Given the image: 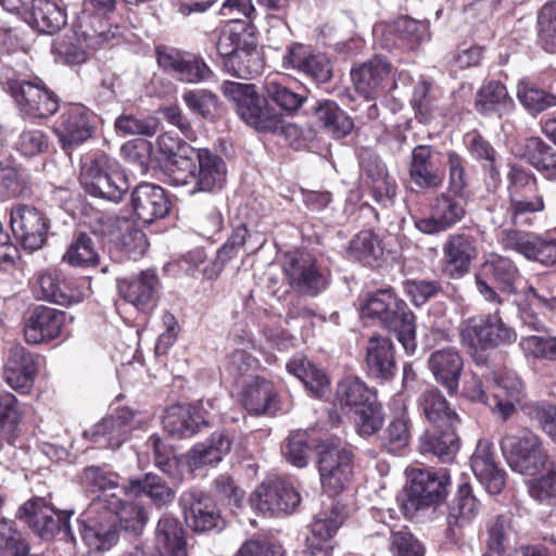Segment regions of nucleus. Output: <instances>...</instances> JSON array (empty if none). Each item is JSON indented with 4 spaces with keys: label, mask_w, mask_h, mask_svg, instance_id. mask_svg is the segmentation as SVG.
Returning a JSON list of instances; mask_svg holds the SVG:
<instances>
[{
    "label": "nucleus",
    "mask_w": 556,
    "mask_h": 556,
    "mask_svg": "<svg viewBox=\"0 0 556 556\" xmlns=\"http://www.w3.org/2000/svg\"><path fill=\"white\" fill-rule=\"evenodd\" d=\"M509 206L505 220L515 226L530 225V215L545 210L538 178L525 167L511 164L507 174Z\"/></svg>",
    "instance_id": "nucleus-3"
},
{
    "label": "nucleus",
    "mask_w": 556,
    "mask_h": 556,
    "mask_svg": "<svg viewBox=\"0 0 556 556\" xmlns=\"http://www.w3.org/2000/svg\"><path fill=\"white\" fill-rule=\"evenodd\" d=\"M20 110L33 118H47L59 109L58 97L45 86L23 80L9 86Z\"/></svg>",
    "instance_id": "nucleus-16"
},
{
    "label": "nucleus",
    "mask_w": 556,
    "mask_h": 556,
    "mask_svg": "<svg viewBox=\"0 0 556 556\" xmlns=\"http://www.w3.org/2000/svg\"><path fill=\"white\" fill-rule=\"evenodd\" d=\"M146 424V418L125 408L117 416L103 418L88 430L84 437L104 448H118L128 438L130 431Z\"/></svg>",
    "instance_id": "nucleus-11"
},
{
    "label": "nucleus",
    "mask_w": 556,
    "mask_h": 556,
    "mask_svg": "<svg viewBox=\"0 0 556 556\" xmlns=\"http://www.w3.org/2000/svg\"><path fill=\"white\" fill-rule=\"evenodd\" d=\"M365 362L369 376L391 380L396 371L392 341L387 337L372 336L367 342Z\"/></svg>",
    "instance_id": "nucleus-31"
},
{
    "label": "nucleus",
    "mask_w": 556,
    "mask_h": 556,
    "mask_svg": "<svg viewBox=\"0 0 556 556\" xmlns=\"http://www.w3.org/2000/svg\"><path fill=\"white\" fill-rule=\"evenodd\" d=\"M442 271L452 279H460L469 273L478 256L476 239L467 233L448 235L442 245Z\"/></svg>",
    "instance_id": "nucleus-17"
},
{
    "label": "nucleus",
    "mask_w": 556,
    "mask_h": 556,
    "mask_svg": "<svg viewBox=\"0 0 556 556\" xmlns=\"http://www.w3.org/2000/svg\"><path fill=\"white\" fill-rule=\"evenodd\" d=\"M154 547L159 556H188L185 530L178 519L168 515L160 518L155 528Z\"/></svg>",
    "instance_id": "nucleus-37"
},
{
    "label": "nucleus",
    "mask_w": 556,
    "mask_h": 556,
    "mask_svg": "<svg viewBox=\"0 0 556 556\" xmlns=\"http://www.w3.org/2000/svg\"><path fill=\"white\" fill-rule=\"evenodd\" d=\"M123 490L132 496H148L159 507L167 505L174 500V491L157 475L148 472L142 478L131 479Z\"/></svg>",
    "instance_id": "nucleus-42"
},
{
    "label": "nucleus",
    "mask_w": 556,
    "mask_h": 556,
    "mask_svg": "<svg viewBox=\"0 0 556 556\" xmlns=\"http://www.w3.org/2000/svg\"><path fill=\"white\" fill-rule=\"evenodd\" d=\"M36 370L34 356L23 346L16 345L10 349L4 367V379L12 389L27 393L33 387Z\"/></svg>",
    "instance_id": "nucleus-32"
},
{
    "label": "nucleus",
    "mask_w": 556,
    "mask_h": 556,
    "mask_svg": "<svg viewBox=\"0 0 556 556\" xmlns=\"http://www.w3.org/2000/svg\"><path fill=\"white\" fill-rule=\"evenodd\" d=\"M157 62L178 80L188 84L206 80L213 75L203 59L174 49L157 50Z\"/></svg>",
    "instance_id": "nucleus-23"
},
{
    "label": "nucleus",
    "mask_w": 556,
    "mask_h": 556,
    "mask_svg": "<svg viewBox=\"0 0 556 556\" xmlns=\"http://www.w3.org/2000/svg\"><path fill=\"white\" fill-rule=\"evenodd\" d=\"M224 96L233 103L239 116L258 131H276L282 127V117L269 108L253 84L224 81Z\"/></svg>",
    "instance_id": "nucleus-4"
},
{
    "label": "nucleus",
    "mask_w": 556,
    "mask_h": 556,
    "mask_svg": "<svg viewBox=\"0 0 556 556\" xmlns=\"http://www.w3.org/2000/svg\"><path fill=\"white\" fill-rule=\"evenodd\" d=\"M207 424L206 417L201 415L193 405H173L163 416L165 431L177 439L191 437L200 431L201 426Z\"/></svg>",
    "instance_id": "nucleus-34"
},
{
    "label": "nucleus",
    "mask_w": 556,
    "mask_h": 556,
    "mask_svg": "<svg viewBox=\"0 0 556 556\" xmlns=\"http://www.w3.org/2000/svg\"><path fill=\"white\" fill-rule=\"evenodd\" d=\"M417 407L433 428L456 427L460 422L458 414L438 388L425 390L417 399Z\"/></svg>",
    "instance_id": "nucleus-33"
},
{
    "label": "nucleus",
    "mask_w": 556,
    "mask_h": 556,
    "mask_svg": "<svg viewBox=\"0 0 556 556\" xmlns=\"http://www.w3.org/2000/svg\"><path fill=\"white\" fill-rule=\"evenodd\" d=\"M500 446L509 467L521 475L535 476L552 459L543 440L532 431L505 434Z\"/></svg>",
    "instance_id": "nucleus-7"
},
{
    "label": "nucleus",
    "mask_w": 556,
    "mask_h": 556,
    "mask_svg": "<svg viewBox=\"0 0 556 556\" xmlns=\"http://www.w3.org/2000/svg\"><path fill=\"white\" fill-rule=\"evenodd\" d=\"M224 65L231 75L243 79H251L263 70V61L256 48H241L225 60Z\"/></svg>",
    "instance_id": "nucleus-53"
},
{
    "label": "nucleus",
    "mask_w": 556,
    "mask_h": 556,
    "mask_svg": "<svg viewBox=\"0 0 556 556\" xmlns=\"http://www.w3.org/2000/svg\"><path fill=\"white\" fill-rule=\"evenodd\" d=\"M317 121L334 138H343L353 129V121L334 101L325 100L314 110Z\"/></svg>",
    "instance_id": "nucleus-48"
},
{
    "label": "nucleus",
    "mask_w": 556,
    "mask_h": 556,
    "mask_svg": "<svg viewBox=\"0 0 556 556\" xmlns=\"http://www.w3.org/2000/svg\"><path fill=\"white\" fill-rule=\"evenodd\" d=\"M475 106L482 115L502 117L514 110L515 102L502 83L490 80L478 90Z\"/></svg>",
    "instance_id": "nucleus-38"
},
{
    "label": "nucleus",
    "mask_w": 556,
    "mask_h": 556,
    "mask_svg": "<svg viewBox=\"0 0 556 556\" xmlns=\"http://www.w3.org/2000/svg\"><path fill=\"white\" fill-rule=\"evenodd\" d=\"M79 180L90 195L112 202H119L129 188L118 162L103 153L81 165Z\"/></svg>",
    "instance_id": "nucleus-5"
},
{
    "label": "nucleus",
    "mask_w": 556,
    "mask_h": 556,
    "mask_svg": "<svg viewBox=\"0 0 556 556\" xmlns=\"http://www.w3.org/2000/svg\"><path fill=\"white\" fill-rule=\"evenodd\" d=\"M525 299L530 305L553 311L556 308V274L540 275L526 287Z\"/></svg>",
    "instance_id": "nucleus-49"
},
{
    "label": "nucleus",
    "mask_w": 556,
    "mask_h": 556,
    "mask_svg": "<svg viewBox=\"0 0 556 556\" xmlns=\"http://www.w3.org/2000/svg\"><path fill=\"white\" fill-rule=\"evenodd\" d=\"M63 261L74 267H92L99 263V254L90 236L80 232L70 244Z\"/></svg>",
    "instance_id": "nucleus-56"
},
{
    "label": "nucleus",
    "mask_w": 556,
    "mask_h": 556,
    "mask_svg": "<svg viewBox=\"0 0 556 556\" xmlns=\"http://www.w3.org/2000/svg\"><path fill=\"white\" fill-rule=\"evenodd\" d=\"M463 200L441 193L431 203L428 217L414 218L415 227L427 235L443 232L459 223L465 216Z\"/></svg>",
    "instance_id": "nucleus-20"
},
{
    "label": "nucleus",
    "mask_w": 556,
    "mask_h": 556,
    "mask_svg": "<svg viewBox=\"0 0 556 556\" xmlns=\"http://www.w3.org/2000/svg\"><path fill=\"white\" fill-rule=\"evenodd\" d=\"M91 113L80 104L63 110L55 122L54 132L64 150H70L91 138L93 132Z\"/></svg>",
    "instance_id": "nucleus-18"
},
{
    "label": "nucleus",
    "mask_w": 556,
    "mask_h": 556,
    "mask_svg": "<svg viewBox=\"0 0 556 556\" xmlns=\"http://www.w3.org/2000/svg\"><path fill=\"white\" fill-rule=\"evenodd\" d=\"M469 152L473 159L482 162L483 169L489 177L488 187L495 190L501 182L495 149L480 135H475L469 143Z\"/></svg>",
    "instance_id": "nucleus-54"
},
{
    "label": "nucleus",
    "mask_w": 556,
    "mask_h": 556,
    "mask_svg": "<svg viewBox=\"0 0 556 556\" xmlns=\"http://www.w3.org/2000/svg\"><path fill=\"white\" fill-rule=\"evenodd\" d=\"M479 504L468 484H462L448 505L447 526L451 530L464 527L478 515Z\"/></svg>",
    "instance_id": "nucleus-47"
},
{
    "label": "nucleus",
    "mask_w": 556,
    "mask_h": 556,
    "mask_svg": "<svg viewBox=\"0 0 556 556\" xmlns=\"http://www.w3.org/2000/svg\"><path fill=\"white\" fill-rule=\"evenodd\" d=\"M285 275L292 290L301 295L316 296L328 287V278L315 257L296 253L285 265Z\"/></svg>",
    "instance_id": "nucleus-12"
},
{
    "label": "nucleus",
    "mask_w": 556,
    "mask_h": 556,
    "mask_svg": "<svg viewBox=\"0 0 556 556\" xmlns=\"http://www.w3.org/2000/svg\"><path fill=\"white\" fill-rule=\"evenodd\" d=\"M482 270L492 276L504 290L513 292L519 273L511 260L498 254H490L482 265Z\"/></svg>",
    "instance_id": "nucleus-57"
},
{
    "label": "nucleus",
    "mask_w": 556,
    "mask_h": 556,
    "mask_svg": "<svg viewBox=\"0 0 556 556\" xmlns=\"http://www.w3.org/2000/svg\"><path fill=\"white\" fill-rule=\"evenodd\" d=\"M130 205L137 218L146 224L165 217L170 208L164 189L153 184L138 185L131 192Z\"/></svg>",
    "instance_id": "nucleus-25"
},
{
    "label": "nucleus",
    "mask_w": 556,
    "mask_h": 556,
    "mask_svg": "<svg viewBox=\"0 0 556 556\" xmlns=\"http://www.w3.org/2000/svg\"><path fill=\"white\" fill-rule=\"evenodd\" d=\"M428 366L434 380L442 384L450 394L457 391L464 368V359L457 349L435 350L428 358Z\"/></svg>",
    "instance_id": "nucleus-27"
},
{
    "label": "nucleus",
    "mask_w": 556,
    "mask_h": 556,
    "mask_svg": "<svg viewBox=\"0 0 556 556\" xmlns=\"http://www.w3.org/2000/svg\"><path fill=\"white\" fill-rule=\"evenodd\" d=\"M497 392L492 395L496 414L504 420L508 419L517 406H521L526 397L521 379L515 372H505L496 379Z\"/></svg>",
    "instance_id": "nucleus-40"
},
{
    "label": "nucleus",
    "mask_w": 556,
    "mask_h": 556,
    "mask_svg": "<svg viewBox=\"0 0 556 556\" xmlns=\"http://www.w3.org/2000/svg\"><path fill=\"white\" fill-rule=\"evenodd\" d=\"M190 153L197 159L195 178L190 192H212L222 189L227 177L225 161L207 149L190 151Z\"/></svg>",
    "instance_id": "nucleus-26"
},
{
    "label": "nucleus",
    "mask_w": 556,
    "mask_h": 556,
    "mask_svg": "<svg viewBox=\"0 0 556 556\" xmlns=\"http://www.w3.org/2000/svg\"><path fill=\"white\" fill-rule=\"evenodd\" d=\"M525 156L541 175L556 181V150L539 137H531L525 146Z\"/></svg>",
    "instance_id": "nucleus-45"
},
{
    "label": "nucleus",
    "mask_w": 556,
    "mask_h": 556,
    "mask_svg": "<svg viewBox=\"0 0 556 556\" xmlns=\"http://www.w3.org/2000/svg\"><path fill=\"white\" fill-rule=\"evenodd\" d=\"M243 407L253 415L273 416L279 410L278 391L275 384L261 377H254L242 389Z\"/></svg>",
    "instance_id": "nucleus-30"
},
{
    "label": "nucleus",
    "mask_w": 556,
    "mask_h": 556,
    "mask_svg": "<svg viewBox=\"0 0 556 556\" xmlns=\"http://www.w3.org/2000/svg\"><path fill=\"white\" fill-rule=\"evenodd\" d=\"M231 440L225 432H215L202 443L195 444L187 454L191 471L207 465L218 464L230 452Z\"/></svg>",
    "instance_id": "nucleus-39"
},
{
    "label": "nucleus",
    "mask_w": 556,
    "mask_h": 556,
    "mask_svg": "<svg viewBox=\"0 0 556 556\" xmlns=\"http://www.w3.org/2000/svg\"><path fill=\"white\" fill-rule=\"evenodd\" d=\"M435 154L439 153L427 144H419L412 151L408 174L410 181L419 189H437L443 182V173L433 162Z\"/></svg>",
    "instance_id": "nucleus-29"
},
{
    "label": "nucleus",
    "mask_w": 556,
    "mask_h": 556,
    "mask_svg": "<svg viewBox=\"0 0 556 556\" xmlns=\"http://www.w3.org/2000/svg\"><path fill=\"white\" fill-rule=\"evenodd\" d=\"M519 346L526 357L534 359L556 361V337L527 336L522 337Z\"/></svg>",
    "instance_id": "nucleus-61"
},
{
    "label": "nucleus",
    "mask_w": 556,
    "mask_h": 556,
    "mask_svg": "<svg viewBox=\"0 0 556 556\" xmlns=\"http://www.w3.org/2000/svg\"><path fill=\"white\" fill-rule=\"evenodd\" d=\"M23 412L15 395L0 393V439L13 444L20 435Z\"/></svg>",
    "instance_id": "nucleus-50"
},
{
    "label": "nucleus",
    "mask_w": 556,
    "mask_h": 556,
    "mask_svg": "<svg viewBox=\"0 0 556 556\" xmlns=\"http://www.w3.org/2000/svg\"><path fill=\"white\" fill-rule=\"evenodd\" d=\"M361 314L363 318L377 319L383 327L394 331L407 353L415 352L417 346L415 316L392 289L368 293L361 305Z\"/></svg>",
    "instance_id": "nucleus-2"
},
{
    "label": "nucleus",
    "mask_w": 556,
    "mask_h": 556,
    "mask_svg": "<svg viewBox=\"0 0 556 556\" xmlns=\"http://www.w3.org/2000/svg\"><path fill=\"white\" fill-rule=\"evenodd\" d=\"M33 290L39 300L59 305L78 303L84 298V293L76 286V282L66 278L59 269H49L39 274Z\"/></svg>",
    "instance_id": "nucleus-21"
},
{
    "label": "nucleus",
    "mask_w": 556,
    "mask_h": 556,
    "mask_svg": "<svg viewBox=\"0 0 556 556\" xmlns=\"http://www.w3.org/2000/svg\"><path fill=\"white\" fill-rule=\"evenodd\" d=\"M529 495L539 503L548 504L556 498V459H551L547 471L528 483Z\"/></svg>",
    "instance_id": "nucleus-63"
},
{
    "label": "nucleus",
    "mask_w": 556,
    "mask_h": 556,
    "mask_svg": "<svg viewBox=\"0 0 556 556\" xmlns=\"http://www.w3.org/2000/svg\"><path fill=\"white\" fill-rule=\"evenodd\" d=\"M459 334L465 345L480 352L508 346L517 341L515 329L506 325L497 313L465 319L459 326Z\"/></svg>",
    "instance_id": "nucleus-6"
},
{
    "label": "nucleus",
    "mask_w": 556,
    "mask_h": 556,
    "mask_svg": "<svg viewBox=\"0 0 556 556\" xmlns=\"http://www.w3.org/2000/svg\"><path fill=\"white\" fill-rule=\"evenodd\" d=\"M513 533L510 519L507 516H496L486 526L485 551L482 556H506V546Z\"/></svg>",
    "instance_id": "nucleus-55"
},
{
    "label": "nucleus",
    "mask_w": 556,
    "mask_h": 556,
    "mask_svg": "<svg viewBox=\"0 0 556 556\" xmlns=\"http://www.w3.org/2000/svg\"><path fill=\"white\" fill-rule=\"evenodd\" d=\"M456 427H441L427 430L420 437V448L438 456L442 462H450L459 448Z\"/></svg>",
    "instance_id": "nucleus-44"
},
{
    "label": "nucleus",
    "mask_w": 556,
    "mask_h": 556,
    "mask_svg": "<svg viewBox=\"0 0 556 556\" xmlns=\"http://www.w3.org/2000/svg\"><path fill=\"white\" fill-rule=\"evenodd\" d=\"M21 5L28 12V23L40 33L54 34L66 24L64 10L52 0H24Z\"/></svg>",
    "instance_id": "nucleus-36"
},
{
    "label": "nucleus",
    "mask_w": 556,
    "mask_h": 556,
    "mask_svg": "<svg viewBox=\"0 0 556 556\" xmlns=\"http://www.w3.org/2000/svg\"><path fill=\"white\" fill-rule=\"evenodd\" d=\"M446 478L429 469H413L405 506L420 510L441 504L446 494Z\"/></svg>",
    "instance_id": "nucleus-14"
},
{
    "label": "nucleus",
    "mask_w": 556,
    "mask_h": 556,
    "mask_svg": "<svg viewBox=\"0 0 556 556\" xmlns=\"http://www.w3.org/2000/svg\"><path fill=\"white\" fill-rule=\"evenodd\" d=\"M10 224L15 239L25 250L35 251L45 244L48 224L45 215L36 207L14 205L10 211Z\"/></svg>",
    "instance_id": "nucleus-15"
},
{
    "label": "nucleus",
    "mask_w": 556,
    "mask_h": 556,
    "mask_svg": "<svg viewBox=\"0 0 556 556\" xmlns=\"http://www.w3.org/2000/svg\"><path fill=\"white\" fill-rule=\"evenodd\" d=\"M187 525L195 532L222 530L225 520L214 501L201 491L192 490L182 495Z\"/></svg>",
    "instance_id": "nucleus-19"
},
{
    "label": "nucleus",
    "mask_w": 556,
    "mask_h": 556,
    "mask_svg": "<svg viewBox=\"0 0 556 556\" xmlns=\"http://www.w3.org/2000/svg\"><path fill=\"white\" fill-rule=\"evenodd\" d=\"M342 523L343 517L337 511L316 517L311 526V534L306 538L307 549L313 555L330 556L331 539Z\"/></svg>",
    "instance_id": "nucleus-41"
},
{
    "label": "nucleus",
    "mask_w": 556,
    "mask_h": 556,
    "mask_svg": "<svg viewBox=\"0 0 556 556\" xmlns=\"http://www.w3.org/2000/svg\"><path fill=\"white\" fill-rule=\"evenodd\" d=\"M28 526L42 539L49 540L61 535V540L74 541L70 526L72 510L56 511L45 498H34L22 507Z\"/></svg>",
    "instance_id": "nucleus-10"
},
{
    "label": "nucleus",
    "mask_w": 556,
    "mask_h": 556,
    "mask_svg": "<svg viewBox=\"0 0 556 556\" xmlns=\"http://www.w3.org/2000/svg\"><path fill=\"white\" fill-rule=\"evenodd\" d=\"M470 466L479 482L490 494H498L505 485V471L495 459L493 444L486 440L478 441L470 458Z\"/></svg>",
    "instance_id": "nucleus-24"
},
{
    "label": "nucleus",
    "mask_w": 556,
    "mask_h": 556,
    "mask_svg": "<svg viewBox=\"0 0 556 556\" xmlns=\"http://www.w3.org/2000/svg\"><path fill=\"white\" fill-rule=\"evenodd\" d=\"M90 513H100L98 519L84 522L80 534L86 544L96 551L110 549L117 541V523L132 532L142 530L147 514L142 507L122 501L115 493L93 500Z\"/></svg>",
    "instance_id": "nucleus-1"
},
{
    "label": "nucleus",
    "mask_w": 556,
    "mask_h": 556,
    "mask_svg": "<svg viewBox=\"0 0 556 556\" xmlns=\"http://www.w3.org/2000/svg\"><path fill=\"white\" fill-rule=\"evenodd\" d=\"M529 418L556 443V405L535 402L528 406Z\"/></svg>",
    "instance_id": "nucleus-64"
},
{
    "label": "nucleus",
    "mask_w": 556,
    "mask_h": 556,
    "mask_svg": "<svg viewBox=\"0 0 556 556\" xmlns=\"http://www.w3.org/2000/svg\"><path fill=\"white\" fill-rule=\"evenodd\" d=\"M410 419L405 406L399 410L389 422L384 431V444L392 452L400 451L409 443Z\"/></svg>",
    "instance_id": "nucleus-59"
},
{
    "label": "nucleus",
    "mask_w": 556,
    "mask_h": 556,
    "mask_svg": "<svg viewBox=\"0 0 556 556\" xmlns=\"http://www.w3.org/2000/svg\"><path fill=\"white\" fill-rule=\"evenodd\" d=\"M263 86L266 96L285 111H296L305 100L304 96L286 87L277 77H267Z\"/></svg>",
    "instance_id": "nucleus-60"
},
{
    "label": "nucleus",
    "mask_w": 556,
    "mask_h": 556,
    "mask_svg": "<svg viewBox=\"0 0 556 556\" xmlns=\"http://www.w3.org/2000/svg\"><path fill=\"white\" fill-rule=\"evenodd\" d=\"M366 182L378 200L392 198L395 194L396 185L389 176L386 164L379 159H369L364 164Z\"/></svg>",
    "instance_id": "nucleus-52"
},
{
    "label": "nucleus",
    "mask_w": 556,
    "mask_h": 556,
    "mask_svg": "<svg viewBox=\"0 0 556 556\" xmlns=\"http://www.w3.org/2000/svg\"><path fill=\"white\" fill-rule=\"evenodd\" d=\"M117 288L121 296L142 312L155 307L161 283L153 269L142 270L129 279H118Z\"/></svg>",
    "instance_id": "nucleus-22"
},
{
    "label": "nucleus",
    "mask_w": 556,
    "mask_h": 556,
    "mask_svg": "<svg viewBox=\"0 0 556 556\" xmlns=\"http://www.w3.org/2000/svg\"><path fill=\"white\" fill-rule=\"evenodd\" d=\"M0 556H31L30 547L13 520L0 519Z\"/></svg>",
    "instance_id": "nucleus-58"
},
{
    "label": "nucleus",
    "mask_w": 556,
    "mask_h": 556,
    "mask_svg": "<svg viewBox=\"0 0 556 556\" xmlns=\"http://www.w3.org/2000/svg\"><path fill=\"white\" fill-rule=\"evenodd\" d=\"M390 64L381 58H374L356 68H352L351 77L355 90L366 100L374 98L383 89V83L390 74Z\"/></svg>",
    "instance_id": "nucleus-35"
},
{
    "label": "nucleus",
    "mask_w": 556,
    "mask_h": 556,
    "mask_svg": "<svg viewBox=\"0 0 556 556\" xmlns=\"http://www.w3.org/2000/svg\"><path fill=\"white\" fill-rule=\"evenodd\" d=\"M498 241L504 249L515 251L529 261L545 266L556 264V238L551 233L538 235L505 228L500 231Z\"/></svg>",
    "instance_id": "nucleus-9"
},
{
    "label": "nucleus",
    "mask_w": 556,
    "mask_h": 556,
    "mask_svg": "<svg viewBox=\"0 0 556 556\" xmlns=\"http://www.w3.org/2000/svg\"><path fill=\"white\" fill-rule=\"evenodd\" d=\"M64 320V312L48 306H37L25 323V340L30 344L52 340L60 334Z\"/></svg>",
    "instance_id": "nucleus-28"
},
{
    "label": "nucleus",
    "mask_w": 556,
    "mask_h": 556,
    "mask_svg": "<svg viewBox=\"0 0 556 556\" xmlns=\"http://www.w3.org/2000/svg\"><path fill=\"white\" fill-rule=\"evenodd\" d=\"M296 490L286 480L268 479L257 486L252 503L264 516L290 514L300 504Z\"/></svg>",
    "instance_id": "nucleus-13"
},
{
    "label": "nucleus",
    "mask_w": 556,
    "mask_h": 556,
    "mask_svg": "<svg viewBox=\"0 0 556 556\" xmlns=\"http://www.w3.org/2000/svg\"><path fill=\"white\" fill-rule=\"evenodd\" d=\"M539 38L548 52L556 51V0L545 3L538 14Z\"/></svg>",
    "instance_id": "nucleus-62"
},
{
    "label": "nucleus",
    "mask_w": 556,
    "mask_h": 556,
    "mask_svg": "<svg viewBox=\"0 0 556 556\" xmlns=\"http://www.w3.org/2000/svg\"><path fill=\"white\" fill-rule=\"evenodd\" d=\"M287 369L315 396H320L329 386V378L324 369L305 357L300 356L289 361Z\"/></svg>",
    "instance_id": "nucleus-46"
},
{
    "label": "nucleus",
    "mask_w": 556,
    "mask_h": 556,
    "mask_svg": "<svg viewBox=\"0 0 556 556\" xmlns=\"http://www.w3.org/2000/svg\"><path fill=\"white\" fill-rule=\"evenodd\" d=\"M248 237V228L241 224L236 227L227 241L218 249L215 261L210 267H206L204 275L208 279H215L223 270L224 266L238 255L244 247Z\"/></svg>",
    "instance_id": "nucleus-51"
},
{
    "label": "nucleus",
    "mask_w": 556,
    "mask_h": 556,
    "mask_svg": "<svg viewBox=\"0 0 556 556\" xmlns=\"http://www.w3.org/2000/svg\"><path fill=\"white\" fill-rule=\"evenodd\" d=\"M317 468L323 490L330 496L340 494L353 476V454L333 441L317 446Z\"/></svg>",
    "instance_id": "nucleus-8"
},
{
    "label": "nucleus",
    "mask_w": 556,
    "mask_h": 556,
    "mask_svg": "<svg viewBox=\"0 0 556 556\" xmlns=\"http://www.w3.org/2000/svg\"><path fill=\"white\" fill-rule=\"evenodd\" d=\"M374 399L375 391L357 377L348 376L337 384L336 403L342 410L354 412Z\"/></svg>",
    "instance_id": "nucleus-43"
}]
</instances>
